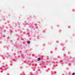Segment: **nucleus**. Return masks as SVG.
I'll return each mask as SVG.
<instances>
[{
    "mask_svg": "<svg viewBox=\"0 0 75 75\" xmlns=\"http://www.w3.org/2000/svg\"><path fill=\"white\" fill-rule=\"evenodd\" d=\"M38 61H40L41 60V59H40V58H38Z\"/></svg>",
    "mask_w": 75,
    "mask_h": 75,
    "instance_id": "f257e3e1",
    "label": "nucleus"
},
{
    "mask_svg": "<svg viewBox=\"0 0 75 75\" xmlns=\"http://www.w3.org/2000/svg\"><path fill=\"white\" fill-rule=\"evenodd\" d=\"M27 43L28 44H30V41H28V42Z\"/></svg>",
    "mask_w": 75,
    "mask_h": 75,
    "instance_id": "f03ea898",
    "label": "nucleus"
},
{
    "mask_svg": "<svg viewBox=\"0 0 75 75\" xmlns=\"http://www.w3.org/2000/svg\"><path fill=\"white\" fill-rule=\"evenodd\" d=\"M75 75V73H73V75Z\"/></svg>",
    "mask_w": 75,
    "mask_h": 75,
    "instance_id": "7ed1b4c3",
    "label": "nucleus"
}]
</instances>
